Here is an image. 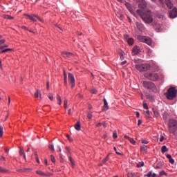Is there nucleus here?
<instances>
[{
    "instance_id": "nucleus-1",
    "label": "nucleus",
    "mask_w": 177,
    "mask_h": 177,
    "mask_svg": "<svg viewBox=\"0 0 177 177\" xmlns=\"http://www.w3.org/2000/svg\"><path fill=\"white\" fill-rule=\"evenodd\" d=\"M136 13L140 16L142 20L146 24H151L153 21V15H151V11L150 10H145L138 9L136 10Z\"/></svg>"
},
{
    "instance_id": "nucleus-2",
    "label": "nucleus",
    "mask_w": 177,
    "mask_h": 177,
    "mask_svg": "<svg viewBox=\"0 0 177 177\" xmlns=\"http://www.w3.org/2000/svg\"><path fill=\"white\" fill-rule=\"evenodd\" d=\"M177 91L175 87L171 86L167 93H165V96L168 100H173L174 97H176Z\"/></svg>"
},
{
    "instance_id": "nucleus-3",
    "label": "nucleus",
    "mask_w": 177,
    "mask_h": 177,
    "mask_svg": "<svg viewBox=\"0 0 177 177\" xmlns=\"http://www.w3.org/2000/svg\"><path fill=\"white\" fill-rule=\"evenodd\" d=\"M144 77L149 81H158L160 80V75L156 72H148L144 74Z\"/></svg>"
},
{
    "instance_id": "nucleus-4",
    "label": "nucleus",
    "mask_w": 177,
    "mask_h": 177,
    "mask_svg": "<svg viewBox=\"0 0 177 177\" xmlns=\"http://www.w3.org/2000/svg\"><path fill=\"white\" fill-rule=\"evenodd\" d=\"M168 128L170 133H175L177 130V121L174 119H171L169 122Z\"/></svg>"
},
{
    "instance_id": "nucleus-5",
    "label": "nucleus",
    "mask_w": 177,
    "mask_h": 177,
    "mask_svg": "<svg viewBox=\"0 0 177 177\" xmlns=\"http://www.w3.org/2000/svg\"><path fill=\"white\" fill-rule=\"evenodd\" d=\"M142 86H144L145 89H149V91H152V92H154V91L157 89L156 84L152 82H149V81H143Z\"/></svg>"
},
{
    "instance_id": "nucleus-6",
    "label": "nucleus",
    "mask_w": 177,
    "mask_h": 177,
    "mask_svg": "<svg viewBox=\"0 0 177 177\" xmlns=\"http://www.w3.org/2000/svg\"><path fill=\"white\" fill-rule=\"evenodd\" d=\"M137 39H138V41H140V42H144L145 44H147V45L150 46L153 44L151 38L147 36L138 35L137 36Z\"/></svg>"
},
{
    "instance_id": "nucleus-7",
    "label": "nucleus",
    "mask_w": 177,
    "mask_h": 177,
    "mask_svg": "<svg viewBox=\"0 0 177 177\" xmlns=\"http://www.w3.org/2000/svg\"><path fill=\"white\" fill-rule=\"evenodd\" d=\"M150 67L149 64H136V70L140 72L147 71V70H150Z\"/></svg>"
},
{
    "instance_id": "nucleus-8",
    "label": "nucleus",
    "mask_w": 177,
    "mask_h": 177,
    "mask_svg": "<svg viewBox=\"0 0 177 177\" xmlns=\"http://www.w3.org/2000/svg\"><path fill=\"white\" fill-rule=\"evenodd\" d=\"M68 77L69 84H71V88H73L74 86H75V79L74 78V75L71 73H68Z\"/></svg>"
},
{
    "instance_id": "nucleus-9",
    "label": "nucleus",
    "mask_w": 177,
    "mask_h": 177,
    "mask_svg": "<svg viewBox=\"0 0 177 177\" xmlns=\"http://www.w3.org/2000/svg\"><path fill=\"white\" fill-rule=\"evenodd\" d=\"M24 16H26L27 17H28V19L30 20H31L32 21H37V19H38L39 20H41V18H39V17H38V15H28V14H24Z\"/></svg>"
},
{
    "instance_id": "nucleus-10",
    "label": "nucleus",
    "mask_w": 177,
    "mask_h": 177,
    "mask_svg": "<svg viewBox=\"0 0 177 177\" xmlns=\"http://www.w3.org/2000/svg\"><path fill=\"white\" fill-rule=\"evenodd\" d=\"M153 26L154 30H156L157 32H161V31L162 30V26H161V24L156 22L153 24Z\"/></svg>"
},
{
    "instance_id": "nucleus-11",
    "label": "nucleus",
    "mask_w": 177,
    "mask_h": 177,
    "mask_svg": "<svg viewBox=\"0 0 177 177\" xmlns=\"http://www.w3.org/2000/svg\"><path fill=\"white\" fill-rule=\"evenodd\" d=\"M169 17H171V19H175V17H177V8H174L171 11H170Z\"/></svg>"
},
{
    "instance_id": "nucleus-12",
    "label": "nucleus",
    "mask_w": 177,
    "mask_h": 177,
    "mask_svg": "<svg viewBox=\"0 0 177 177\" xmlns=\"http://www.w3.org/2000/svg\"><path fill=\"white\" fill-rule=\"evenodd\" d=\"M124 5L131 13H132V14L135 13V11L133 10V7H132V5H131V3L125 1Z\"/></svg>"
},
{
    "instance_id": "nucleus-13",
    "label": "nucleus",
    "mask_w": 177,
    "mask_h": 177,
    "mask_svg": "<svg viewBox=\"0 0 177 177\" xmlns=\"http://www.w3.org/2000/svg\"><path fill=\"white\" fill-rule=\"evenodd\" d=\"M136 27L140 31H145V25L140 22H136Z\"/></svg>"
},
{
    "instance_id": "nucleus-14",
    "label": "nucleus",
    "mask_w": 177,
    "mask_h": 177,
    "mask_svg": "<svg viewBox=\"0 0 177 177\" xmlns=\"http://www.w3.org/2000/svg\"><path fill=\"white\" fill-rule=\"evenodd\" d=\"M62 56L65 59H68V57H71L72 56H74V54H73V53H69V52H63Z\"/></svg>"
},
{
    "instance_id": "nucleus-15",
    "label": "nucleus",
    "mask_w": 177,
    "mask_h": 177,
    "mask_svg": "<svg viewBox=\"0 0 177 177\" xmlns=\"http://www.w3.org/2000/svg\"><path fill=\"white\" fill-rule=\"evenodd\" d=\"M165 5L167 6L168 9H172V8H174V4L170 0H165Z\"/></svg>"
},
{
    "instance_id": "nucleus-16",
    "label": "nucleus",
    "mask_w": 177,
    "mask_h": 177,
    "mask_svg": "<svg viewBox=\"0 0 177 177\" xmlns=\"http://www.w3.org/2000/svg\"><path fill=\"white\" fill-rule=\"evenodd\" d=\"M104 106H103V111H107L109 110V104L107 103V100L106 98H104Z\"/></svg>"
},
{
    "instance_id": "nucleus-17",
    "label": "nucleus",
    "mask_w": 177,
    "mask_h": 177,
    "mask_svg": "<svg viewBox=\"0 0 177 177\" xmlns=\"http://www.w3.org/2000/svg\"><path fill=\"white\" fill-rule=\"evenodd\" d=\"M147 149H148L147 145H142V146L140 147V150H141V151H142L144 154H147Z\"/></svg>"
},
{
    "instance_id": "nucleus-18",
    "label": "nucleus",
    "mask_w": 177,
    "mask_h": 177,
    "mask_svg": "<svg viewBox=\"0 0 177 177\" xmlns=\"http://www.w3.org/2000/svg\"><path fill=\"white\" fill-rule=\"evenodd\" d=\"M124 138H125V139H127V140L130 141L131 145H136V142L135 141V140H133V138H131L128 136H124Z\"/></svg>"
},
{
    "instance_id": "nucleus-19",
    "label": "nucleus",
    "mask_w": 177,
    "mask_h": 177,
    "mask_svg": "<svg viewBox=\"0 0 177 177\" xmlns=\"http://www.w3.org/2000/svg\"><path fill=\"white\" fill-rule=\"evenodd\" d=\"M167 158H168L170 164L175 163V160L172 158V156L170 154L167 155Z\"/></svg>"
},
{
    "instance_id": "nucleus-20",
    "label": "nucleus",
    "mask_w": 177,
    "mask_h": 177,
    "mask_svg": "<svg viewBox=\"0 0 177 177\" xmlns=\"http://www.w3.org/2000/svg\"><path fill=\"white\" fill-rule=\"evenodd\" d=\"M36 174H37V175H39L40 176H48L46 174L44 173V171L41 170L36 171Z\"/></svg>"
},
{
    "instance_id": "nucleus-21",
    "label": "nucleus",
    "mask_w": 177,
    "mask_h": 177,
    "mask_svg": "<svg viewBox=\"0 0 177 177\" xmlns=\"http://www.w3.org/2000/svg\"><path fill=\"white\" fill-rule=\"evenodd\" d=\"M19 156L21 157H23V158H24V160H26V153H24V150L23 149H20Z\"/></svg>"
},
{
    "instance_id": "nucleus-22",
    "label": "nucleus",
    "mask_w": 177,
    "mask_h": 177,
    "mask_svg": "<svg viewBox=\"0 0 177 177\" xmlns=\"http://www.w3.org/2000/svg\"><path fill=\"white\" fill-rule=\"evenodd\" d=\"M75 128L77 131H81V122H77V124L75 125Z\"/></svg>"
},
{
    "instance_id": "nucleus-23",
    "label": "nucleus",
    "mask_w": 177,
    "mask_h": 177,
    "mask_svg": "<svg viewBox=\"0 0 177 177\" xmlns=\"http://www.w3.org/2000/svg\"><path fill=\"white\" fill-rule=\"evenodd\" d=\"M133 53L134 55H138V53H139V48H138V46H136L135 47H133Z\"/></svg>"
},
{
    "instance_id": "nucleus-24",
    "label": "nucleus",
    "mask_w": 177,
    "mask_h": 177,
    "mask_svg": "<svg viewBox=\"0 0 177 177\" xmlns=\"http://www.w3.org/2000/svg\"><path fill=\"white\" fill-rule=\"evenodd\" d=\"M167 151H168V148H167V146H162L161 148V152L162 153V154H164V153H167Z\"/></svg>"
},
{
    "instance_id": "nucleus-25",
    "label": "nucleus",
    "mask_w": 177,
    "mask_h": 177,
    "mask_svg": "<svg viewBox=\"0 0 177 177\" xmlns=\"http://www.w3.org/2000/svg\"><path fill=\"white\" fill-rule=\"evenodd\" d=\"M39 96L40 97H41L42 95L41 94V91H39V90L37 89L36 93H35V97L37 98V97H39Z\"/></svg>"
},
{
    "instance_id": "nucleus-26",
    "label": "nucleus",
    "mask_w": 177,
    "mask_h": 177,
    "mask_svg": "<svg viewBox=\"0 0 177 177\" xmlns=\"http://www.w3.org/2000/svg\"><path fill=\"white\" fill-rule=\"evenodd\" d=\"M133 39L132 38H129L127 39V43L129 44V45L131 46L133 44Z\"/></svg>"
},
{
    "instance_id": "nucleus-27",
    "label": "nucleus",
    "mask_w": 177,
    "mask_h": 177,
    "mask_svg": "<svg viewBox=\"0 0 177 177\" xmlns=\"http://www.w3.org/2000/svg\"><path fill=\"white\" fill-rule=\"evenodd\" d=\"M3 136V127L0 125V138H2Z\"/></svg>"
},
{
    "instance_id": "nucleus-28",
    "label": "nucleus",
    "mask_w": 177,
    "mask_h": 177,
    "mask_svg": "<svg viewBox=\"0 0 177 177\" xmlns=\"http://www.w3.org/2000/svg\"><path fill=\"white\" fill-rule=\"evenodd\" d=\"M0 172H1V174H6L8 170L3 167H0Z\"/></svg>"
},
{
    "instance_id": "nucleus-29",
    "label": "nucleus",
    "mask_w": 177,
    "mask_h": 177,
    "mask_svg": "<svg viewBox=\"0 0 177 177\" xmlns=\"http://www.w3.org/2000/svg\"><path fill=\"white\" fill-rule=\"evenodd\" d=\"M57 100H58L59 102V105L62 106V97H60V95H57Z\"/></svg>"
},
{
    "instance_id": "nucleus-30",
    "label": "nucleus",
    "mask_w": 177,
    "mask_h": 177,
    "mask_svg": "<svg viewBox=\"0 0 177 177\" xmlns=\"http://www.w3.org/2000/svg\"><path fill=\"white\" fill-rule=\"evenodd\" d=\"M145 165V162H140L137 164V167L138 168H140L142 167H143Z\"/></svg>"
},
{
    "instance_id": "nucleus-31",
    "label": "nucleus",
    "mask_w": 177,
    "mask_h": 177,
    "mask_svg": "<svg viewBox=\"0 0 177 177\" xmlns=\"http://www.w3.org/2000/svg\"><path fill=\"white\" fill-rule=\"evenodd\" d=\"M68 100L67 99H65L64 101V107L65 109H67V107H68V105H67V103H68Z\"/></svg>"
},
{
    "instance_id": "nucleus-32",
    "label": "nucleus",
    "mask_w": 177,
    "mask_h": 177,
    "mask_svg": "<svg viewBox=\"0 0 177 177\" xmlns=\"http://www.w3.org/2000/svg\"><path fill=\"white\" fill-rule=\"evenodd\" d=\"M69 160L71 161V164L72 165V167H74V165H75V162H74V159H73V158L69 157Z\"/></svg>"
},
{
    "instance_id": "nucleus-33",
    "label": "nucleus",
    "mask_w": 177,
    "mask_h": 177,
    "mask_svg": "<svg viewBox=\"0 0 177 177\" xmlns=\"http://www.w3.org/2000/svg\"><path fill=\"white\" fill-rule=\"evenodd\" d=\"M153 111L154 113V115H156V117H158V115H160V114L158 113V111L154 109H153Z\"/></svg>"
},
{
    "instance_id": "nucleus-34",
    "label": "nucleus",
    "mask_w": 177,
    "mask_h": 177,
    "mask_svg": "<svg viewBox=\"0 0 177 177\" xmlns=\"http://www.w3.org/2000/svg\"><path fill=\"white\" fill-rule=\"evenodd\" d=\"M48 148H49L50 150H51L52 151H55V147L53 146V145H48Z\"/></svg>"
},
{
    "instance_id": "nucleus-35",
    "label": "nucleus",
    "mask_w": 177,
    "mask_h": 177,
    "mask_svg": "<svg viewBox=\"0 0 177 177\" xmlns=\"http://www.w3.org/2000/svg\"><path fill=\"white\" fill-rule=\"evenodd\" d=\"M5 19H8V20H12L14 19V17L10 15H5Z\"/></svg>"
},
{
    "instance_id": "nucleus-36",
    "label": "nucleus",
    "mask_w": 177,
    "mask_h": 177,
    "mask_svg": "<svg viewBox=\"0 0 177 177\" xmlns=\"http://www.w3.org/2000/svg\"><path fill=\"white\" fill-rule=\"evenodd\" d=\"M91 93L96 95V93H97V90L96 88H93L91 90Z\"/></svg>"
},
{
    "instance_id": "nucleus-37",
    "label": "nucleus",
    "mask_w": 177,
    "mask_h": 177,
    "mask_svg": "<svg viewBox=\"0 0 177 177\" xmlns=\"http://www.w3.org/2000/svg\"><path fill=\"white\" fill-rule=\"evenodd\" d=\"M146 115L147 118H150V111L147 110L146 111V115Z\"/></svg>"
},
{
    "instance_id": "nucleus-38",
    "label": "nucleus",
    "mask_w": 177,
    "mask_h": 177,
    "mask_svg": "<svg viewBox=\"0 0 177 177\" xmlns=\"http://www.w3.org/2000/svg\"><path fill=\"white\" fill-rule=\"evenodd\" d=\"M48 99H50V100L53 101V94H51V93L48 94Z\"/></svg>"
},
{
    "instance_id": "nucleus-39",
    "label": "nucleus",
    "mask_w": 177,
    "mask_h": 177,
    "mask_svg": "<svg viewBox=\"0 0 177 177\" xmlns=\"http://www.w3.org/2000/svg\"><path fill=\"white\" fill-rule=\"evenodd\" d=\"M50 160L52 162H56V159H55V156H53V155L50 156Z\"/></svg>"
},
{
    "instance_id": "nucleus-40",
    "label": "nucleus",
    "mask_w": 177,
    "mask_h": 177,
    "mask_svg": "<svg viewBox=\"0 0 177 177\" xmlns=\"http://www.w3.org/2000/svg\"><path fill=\"white\" fill-rule=\"evenodd\" d=\"M153 175V173L151 171H149L147 174H145V176H147V177H151Z\"/></svg>"
},
{
    "instance_id": "nucleus-41",
    "label": "nucleus",
    "mask_w": 177,
    "mask_h": 177,
    "mask_svg": "<svg viewBox=\"0 0 177 177\" xmlns=\"http://www.w3.org/2000/svg\"><path fill=\"white\" fill-rule=\"evenodd\" d=\"M143 107L145 109V110H149V106L147 105V103H144Z\"/></svg>"
},
{
    "instance_id": "nucleus-42",
    "label": "nucleus",
    "mask_w": 177,
    "mask_h": 177,
    "mask_svg": "<svg viewBox=\"0 0 177 177\" xmlns=\"http://www.w3.org/2000/svg\"><path fill=\"white\" fill-rule=\"evenodd\" d=\"M66 138L69 142H73V138H71V136H70V135H66Z\"/></svg>"
},
{
    "instance_id": "nucleus-43",
    "label": "nucleus",
    "mask_w": 177,
    "mask_h": 177,
    "mask_svg": "<svg viewBox=\"0 0 177 177\" xmlns=\"http://www.w3.org/2000/svg\"><path fill=\"white\" fill-rule=\"evenodd\" d=\"M141 143H143L144 145H147V143H149V141L146 140H141Z\"/></svg>"
},
{
    "instance_id": "nucleus-44",
    "label": "nucleus",
    "mask_w": 177,
    "mask_h": 177,
    "mask_svg": "<svg viewBox=\"0 0 177 177\" xmlns=\"http://www.w3.org/2000/svg\"><path fill=\"white\" fill-rule=\"evenodd\" d=\"M13 50L12 48H6L4 49V53H6V52H12Z\"/></svg>"
},
{
    "instance_id": "nucleus-45",
    "label": "nucleus",
    "mask_w": 177,
    "mask_h": 177,
    "mask_svg": "<svg viewBox=\"0 0 177 177\" xmlns=\"http://www.w3.org/2000/svg\"><path fill=\"white\" fill-rule=\"evenodd\" d=\"M64 84L65 85H67V75H66V73H64Z\"/></svg>"
},
{
    "instance_id": "nucleus-46",
    "label": "nucleus",
    "mask_w": 177,
    "mask_h": 177,
    "mask_svg": "<svg viewBox=\"0 0 177 177\" xmlns=\"http://www.w3.org/2000/svg\"><path fill=\"white\" fill-rule=\"evenodd\" d=\"M113 139H117V138H118L117 132H115V131L113 132Z\"/></svg>"
},
{
    "instance_id": "nucleus-47",
    "label": "nucleus",
    "mask_w": 177,
    "mask_h": 177,
    "mask_svg": "<svg viewBox=\"0 0 177 177\" xmlns=\"http://www.w3.org/2000/svg\"><path fill=\"white\" fill-rule=\"evenodd\" d=\"M160 176H164V175H167V173H165V171H161L160 172Z\"/></svg>"
},
{
    "instance_id": "nucleus-48",
    "label": "nucleus",
    "mask_w": 177,
    "mask_h": 177,
    "mask_svg": "<svg viewBox=\"0 0 177 177\" xmlns=\"http://www.w3.org/2000/svg\"><path fill=\"white\" fill-rule=\"evenodd\" d=\"M106 161H109V155L102 160V162H106Z\"/></svg>"
},
{
    "instance_id": "nucleus-49",
    "label": "nucleus",
    "mask_w": 177,
    "mask_h": 177,
    "mask_svg": "<svg viewBox=\"0 0 177 177\" xmlns=\"http://www.w3.org/2000/svg\"><path fill=\"white\" fill-rule=\"evenodd\" d=\"M35 158H36L37 162L39 163V159L38 158V154L37 153H35Z\"/></svg>"
},
{
    "instance_id": "nucleus-50",
    "label": "nucleus",
    "mask_w": 177,
    "mask_h": 177,
    "mask_svg": "<svg viewBox=\"0 0 177 177\" xmlns=\"http://www.w3.org/2000/svg\"><path fill=\"white\" fill-rule=\"evenodd\" d=\"M113 149H114V150H115L116 154H118V156H121V153L117 151V148H116L115 147Z\"/></svg>"
},
{
    "instance_id": "nucleus-51",
    "label": "nucleus",
    "mask_w": 177,
    "mask_h": 177,
    "mask_svg": "<svg viewBox=\"0 0 177 177\" xmlns=\"http://www.w3.org/2000/svg\"><path fill=\"white\" fill-rule=\"evenodd\" d=\"M68 115H73V113H72L71 109H68Z\"/></svg>"
},
{
    "instance_id": "nucleus-52",
    "label": "nucleus",
    "mask_w": 177,
    "mask_h": 177,
    "mask_svg": "<svg viewBox=\"0 0 177 177\" xmlns=\"http://www.w3.org/2000/svg\"><path fill=\"white\" fill-rule=\"evenodd\" d=\"M87 117H88V118L89 120H91V118H92V113H88V114L87 115Z\"/></svg>"
},
{
    "instance_id": "nucleus-53",
    "label": "nucleus",
    "mask_w": 177,
    "mask_h": 177,
    "mask_svg": "<svg viewBox=\"0 0 177 177\" xmlns=\"http://www.w3.org/2000/svg\"><path fill=\"white\" fill-rule=\"evenodd\" d=\"M4 42H6L5 39L0 40V46H1V45L3 44Z\"/></svg>"
},
{
    "instance_id": "nucleus-54",
    "label": "nucleus",
    "mask_w": 177,
    "mask_h": 177,
    "mask_svg": "<svg viewBox=\"0 0 177 177\" xmlns=\"http://www.w3.org/2000/svg\"><path fill=\"white\" fill-rule=\"evenodd\" d=\"M159 2H160V4L162 5V6H164L165 5L164 0H159Z\"/></svg>"
},
{
    "instance_id": "nucleus-55",
    "label": "nucleus",
    "mask_w": 177,
    "mask_h": 177,
    "mask_svg": "<svg viewBox=\"0 0 177 177\" xmlns=\"http://www.w3.org/2000/svg\"><path fill=\"white\" fill-rule=\"evenodd\" d=\"M136 115L138 118L140 117V114L139 113V112H136Z\"/></svg>"
},
{
    "instance_id": "nucleus-56",
    "label": "nucleus",
    "mask_w": 177,
    "mask_h": 177,
    "mask_svg": "<svg viewBox=\"0 0 177 177\" xmlns=\"http://www.w3.org/2000/svg\"><path fill=\"white\" fill-rule=\"evenodd\" d=\"M160 142H164V136H160Z\"/></svg>"
},
{
    "instance_id": "nucleus-57",
    "label": "nucleus",
    "mask_w": 177,
    "mask_h": 177,
    "mask_svg": "<svg viewBox=\"0 0 177 177\" xmlns=\"http://www.w3.org/2000/svg\"><path fill=\"white\" fill-rule=\"evenodd\" d=\"M21 28L23 30H26V31H28V28L26 27V26H22Z\"/></svg>"
},
{
    "instance_id": "nucleus-58",
    "label": "nucleus",
    "mask_w": 177,
    "mask_h": 177,
    "mask_svg": "<svg viewBox=\"0 0 177 177\" xmlns=\"http://www.w3.org/2000/svg\"><path fill=\"white\" fill-rule=\"evenodd\" d=\"M46 85V88L48 89V91H49V82L47 81Z\"/></svg>"
},
{
    "instance_id": "nucleus-59",
    "label": "nucleus",
    "mask_w": 177,
    "mask_h": 177,
    "mask_svg": "<svg viewBox=\"0 0 177 177\" xmlns=\"http://www.w3.org/2000/svg\"><path fill=\"white\" fill-rule=\"evenodd\" d=\"M160 168H161V166H160V164H158L156 169H160Z\"/></svg>"
},
{
    "instance_id": "nucleus-60",
    "label": "nucleus",
    "mask_w": 177,
    "mask_h": 177,
    "mask_svg": "<svg viewBox=\"0 0 177 177\" xmlns=\"http://www.w3.org/2000/svg\"><path fill=\"white\" fill-rule=\"evenodd\" d=\"M96 127H97V128H99V127H102V123H97V124H96Z\"/></svg>"
},
{
    "instance_id": "nucleus-61",
    "label": "nucleus",
    "mask_w": 177,
    "mask_h": 177,
    "mask_svg": "<svg viewBox=\"0 0 177 177\" xmlns=\"http://www.w3.org/2000/svg\"><path fill=\"white\" fill-rule=\"evenodd\" d=\"M121 64H122V66L127 64V61H124V62H121Z\"/></svg>"
},
{
    "instance_id": "nucleus-62",
    "label": "nucleus",
    "mask_w": 177,
    "mask_h": 177,
    "mask_svg": "<svg viewBox=\"0 0 177 177\" xmlns=\"http://www.w3.org/2000/svg\"><path fill=\"white\" fill-rule=\"evenodd\" d=\"M5 153H9V149H8L7 148L4 149Z\"/></svg>"
},
{
    "instance_id": "nucleus-63",
    "label": "nucleus",
    "mask_w": 177,
    "mask_h": 177,
    "mask_svg": "<svg viewBox=\"0 0 177 177\" xmlns=\"http://www.w3.org/2000/svg\"><path fill=\"white\" fill-rule=\"evenodd\" d=\"M129 177H133V174H132V173L129 174Z\"/></svg>"
},
{
    "instance_id": "nucleus-64",
    "label": "nucleus",
    "mask_w": 177,
    "mask_h": 177,
    "mask_svg": "<svg viewBox=\"0 0 177 177\" xmlns=\"http://www.w3.org/2000/svg\"><path fill=\"white\" fill-rule=\"evenodd\" d=\"M140 124H142V120H139L138 125L139 126V125H140Z\"/></svg>"
}]
</instances>
